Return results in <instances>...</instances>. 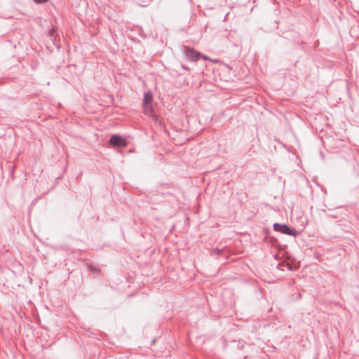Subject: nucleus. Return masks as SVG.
Wrapping results in <instances>:
<instances>
[{
    "instance_id": "nucleus-1",
    "label": "nucleus",
    "mask_w": 359,
    "mask_h": 359,
    "mask_svg": "<svg viewBox=\"0 0 359 359\" xmlns=\"http://www.w3.org/2000/svg\"><path fill=\"white\" fill-rule=\"evenodd\" d=\"M274 230L277 231H280L285 234H287L290 236H296V232L294 229H290L289 226H287L285 224H274L273 225Z\"/></svg>"
},
{
    "instance_id": "nucleus-2",
    "label": "nucleus",
    "mask_w": 359,
    "mask_h": 359,
    "mask_svg": "<svg viewBox=\"0 0 359 359\" xmlns=\"http://www.w3.org/2000/svg\"><path fill=\"white\" fill-rule=\"evenodd\" d=\"M110 144L114 146L117 147H126V141L120 136L118 135H112L110 138Z\"/></svg>"
},
{
    "instance_id": "nucleus-3",
    "label": "nucleus",
    "mask_w": 359,
    "mask_h": 359,
    "mask_svg": "<svg viewBox=\"0 0 359 359\" xmlns=\"http://www.w3.org/2000/svg\"><path fill=\"white\" fill-rule=\"evenodd\" d=\"M187 55L191 60H197L201 56V54L193 49H187Z\"/></svg>"
},
{
    "instance_id": "nucleus-4",
    "label": "nucleus",
    "mask_w": 359,
    "mask_h": 359,
    "mask_svg": "<svg viewBox=\"0 0 359 359\" xmlns=\"http://www.w3.org/2000/svg\"><path fill=\"white\" fill-rule=\"evenodd\" d=\"M144 113L148 116H152L154 109L152 104H143Z\"/></svg>"
},
{
    "instance_id": "nucleus-5",
    "label": "nucleus",
    "mask_w": 359,
    "mask_h": 359,
    "mask_svg": "<svg viewBox=\"0 0 359 359\" xmlns=\"http://www.w3.org/2000/svg\"><path fill=\"white\" fill-rule=\"evenodd\" d=\"M153 96L150 92L144 94L143 104H152Z\"/></svg>"
},
{
    "instance_id": "nucleus-6",
    "label": "nucleus",
    "mask_w": 359,
    "mask_h": 359,
    "mask_svg": "<svg viewBox=\"0 0 359 359\" xmlns=\"http://www.w3.org/2000/svg\"><path fill=\"white\" fill-rule=\"evenodd\" d=\"M36 4H42L48 1V0H33Z\"/></svg>"
},
{
    "instance_id": "nucleus-7",
    "label": "nucleus",
    "mask_w": 359,
    "mask_h": 359,
    "mask_svg": "<svg viewBox=\"0 0 359 359\" xmlns=\"http://www.w3.org/2000/svg\"><path fill=\"white\" fill-rule=\"evenodd\" d=\"M201 57H202L204 60H208V57H206V56H205V55H201Z\"/></svg>"
}]
</instances>
